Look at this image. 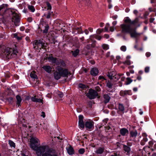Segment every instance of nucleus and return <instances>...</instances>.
Masks as SVG:
<instances>
[{
	"instance_id": "nucleus-1",
	"label": "nucleus",
	"mask_w": 156,
	"mask_h": 156,
	"mask_svg": "<svg viewBox=\"0 0 156 156\" xmlns=\"http://www.w3.org/2000/svg\"><path fill=\"white\" fill-rule=\"evenodd\" d=\"M124 22L126 24L121 25L122 32L129 34L132 38H136V17L133 21H131L128 17H125Z\"/></svg>"
},
{
	"instance_id": "nucleus-2",
	"label": "nucleus",
	"mask_w": 156,
	"mask_h": 156,
	"mask_svg": "<svg viewBox=\"0 0 156 156\" xmlns=\"http://www.w3.org/2000/svg\"><path fill=\"white\" fill-rule=\"evenodd\" d=\"M48 61L52 64L58 66L56 68L57 71L59 72L61 76L68 77L69 74H71L70 72L68 71L67 69H64L65 67L66 64L65 62L62 59L50 56L48 57Z\"/></svg>"
},
{
	"instance_id": "nucleus-3",
	"label": "nucleus",
	"mask_w": 156,
	"mask_h": 156,
	"mask_svg": "<svg viewBox=\"0 0 156 156\" xmlns=\"http://www.w3.org/2000/svg\"><path fill=\"white\" fill-rule=\"evenodd\" d=\"M8 5L7 4H3L0 6V11H4L5 12H7L8 13L9 16H10V15L11 14L12 16V21L14 23L15 26H19L20 25V16L15 11L7 9V7Z\"/></svg>"
},
{
	"instance_id": "nucleus-4",
	"label": "nucleus",
	"mask_w": 156,
	"mask_h": 156,
	"mask_svg": "<svg viewBox=\"0 0 156 156\" xmlns=\"http://www.w3.org/2000/svg\"><path fill=\"white\" fill-rule=\"evenodd\" d=\"M2 51V54L3 56L8 59L15 57L16 56L17 53H18V51L16 49L8 47L6 48Z\"/></svg>"
},
{
	"instance_id": "nucleus-5",
	"label": "nucleus",
	"mask_w": 156,
	"mask_h": 156,
	"mask_svg": "<svg viewBox=\"0 0 156 156\" xmlns=\"http://www.w3.org/2000/svg\"><path fill=\"white\" fill-rule=\"evenodd\" d=\"M48 145H43L38 146L34 150L36 151V154L38 156H42V154L45 152L48 148Z\"/></svg>"
},
{
	"instance_id": "nucleus-6",
	"label": "nucleus",
	"mask_w": 156,
	"mask_h": 156,
	"mask_svg": "<svg viewBox=\"0 0 156 156\" xmlns=\"http://www.w3.org/2000/svg\"><path fill=\"white\" fill-rule=\"evenodd\" d=\"M30 147L33 150H35L40 145L39 140L36 137H32L30 139Z\"/></svg>"
},
{
	"instance_id": "nucleus-7",
	"label": "nucleus",
	"mask_w": 156,
	"mask_h": 156,
	"mask_svg": "<svg viewBox=\"0 0 156 156\" xmlns=\"http://www.w3.org/2000/svg\"><path fill=\"white\" fill-rule=\"evenodd\" d=\"M42 156H58L57 153L54 149L49 147L45 152L42 154Z\"/></svg>"
},
{
	"instance_id": "nucleus-8",
	"label": "nucleus",
	"mask_w": 156,
	"mask_h": 156,
	"mask_svg": "<svg viewBox=\"0 0 156 156\" xmlns=\"http://www.w3.org/2000/svg\"><path fill=\"white\" fill-rule=\"evenodd\" d=\"M46 5L47 7V9L48 10L46 13L44 14L42 17L45 16L47 19H50L51 16L53 15V12L51 10V4L48 2H46Z\"/></svg>"
},
{
	"instance_id": "nucleus-9",
	"label": "nucleus",
	"mask_w": 156,
	"mask_h": 156,
	"mask_svg": "<svg viewBox=\"0 0 156 156\" xmlns=\"http://www.w3.org/2000/svg\"><path fill=\"white\" fill-rule=\"evenodd\" d=\"M86 95L90 99H92L96 98L98 96V94L95 90L91 89L89 90Z\"/></svg>"
},
{
	"instance_id": "nucleus-10",
	"label": "nucleus",
	"mask_w": 156,
	"mask_h": 156,
	"mask_svg": "<svg viewBox=\"0 0 156 156\" xmlns=\"http://www.w3.org/2000/svg\"><path fill=\"white\" fill-rule=\"evenodd\" d=\"M94 122L93 121L89 119L85 122V126L87 130L90 131L94 129Z\"/></svg>"
},
{
	"instance_id": "nucleus-11",
	"label": "nucleus",
	"mask_w": 156,
	"mask_h": 156,
	"mask_svg": "<svg viewBox=\"0 0 156 156\" xmlns=\"http://www.w3.org/2000/svg\"><path fill=\"white\" fill-rule=\"evenodd\" d=\"M147 140L146 134L143 133L142 136H139L138 140L140 141V145L143 146L145 144V142L147 141Z\"/></svg>"
},
{
	"instance_id": "nucleus-12",
	"label": "nucleus",
	"mask_w": 156,
	"mask_h": 156,
	"mask_svg": "<svg viewBox=\"0 0 156 156\" xmlns=\"http://www.w3.org/2000/svg\"><path fill=\"white\" fill-rule=\"evenodd\" d=\"M79 4L81 5L82 6H83L84 5H86L90 7L91 6L89 0H79Z\"/></svg>"
},
{
	"instance_id": "nucleus-13",
	"label": "nucleus",
	"mask_w": 156,
	"mask_h": 156,
	"mask_svg": "<svg viewBox=\"0 0 156 156\" xmlns=\"http://www.w3.org/2000/svg\"><path fill=\"white\" fill-rule=\"evenodd\" d=\"M87 42L90 44L93 48L95 47L96 46V41L91 38L87 39Z\"/></svg>"
},
{
	"instance_id": "nucleus-14",
	"label": "nucleus",
	"mask_w": 156,
	"mask_h": 156,
	"mask_svg": "<svg viewBox=\"0 0 156 156\" xmlns=\"http://www.w3.org/2000/svg\"><path fill=\"white\" fill-rule=\"evenodd\" d=\"M37 46V49H43L46 50V48L47 47V44L44 43H42L41 44H35Z\"/></svg>"
},
{
	"instance_id": "nucleus-15",
	"label": "nucleus",
	"mask_w": 156,
	"mask_h": 156,
	"mask_svg": "<svg viewBox=\"0 0 156 156\" xmlns=\"http://www.w3.org/2000/svg\"><path fill=\"white\" fill-rule=\"evenodd\" d=\"M98 70L97 68H93L91 69L90 74L93 76H96L98 75Z\"/></svg>"
},
{
	"instance_id": "nucleus-16",
	"label": "nucleus",
	"mask_w": 156,
	"mask_h": 156,
	"mask_svg": "<svg viewBox=\"0 0 156 156\" xmlns=\"http://www.w3.org/2000/svg\"><path fill=\"white\" fill-rule=\"evenodd\" d=\"M16 106L19 107L21 106V103L22 101V98L19 95H17L16 96Z\"/></svg>"
},
{
	"instance_id": "nucleus-17",
	"label": "nucleus",
	"mask_w": 156,
	"mask_h": 156,
	"mask_svg": "<svg viewBox=\"0 0 156 156\" xmlns=\"http://www.w3.org/2000/svg\"><path fill=\"white\" fill-rule=\"evenodd\" d=\"M104 102L105 104L108 103L111 99V97L109 96L108 94H104L103 96Z\"/></svg>"
},
{
	"instance_id": "nucleus-18",
	"label": "nucleus",
	"mask_w": 156,
	"mask_h": 156,
	"mask_svg": "<svg viewBox=\"0 0 156 156\" xmlns=\"http://www.w3.org/2000/svg\"><path fill=\"white\" fill-rule=\"evenodd\" d=\"M120 133L122 136H124L129 133V131L125 128H122L120 129Z\"/></svg>"
},
{
	"instance_id": "nucleus-19",
	"label": "nucleus",
	"mask_w": 156,
	"mask_h": 156,
	"mask_svg": "<svg viewBox=\"0 0 156 156\" xmlns=\"http://www.w3.org/2000/svg\"><path fill=\"white\" fill-rule=\"evenodd\" d=\"M68 154L70 155H73L74 154V150L72 147L70 145L69 147L66 148Z\"/></svg>"
},
{
	"instance_id": "nucleus-20",
	"label": "nucleus",
	"mask_w": 156,
	"mask_h": 156,
	"mask_svg": "<svg viewBox=\"0 0 156 156\" xmlns=\"http://www.w3.org/2000/svg\"><path fill=\"white\" fill-rule=\"evenodd\" d=\"M130 90H121L120 92V95L122 96H125L127 95H130Z\"/></svg>"
},
{
	"instance_id": "nucleus-21",
	"label": "nucleus",
	"mask_w": 156,
	"mask_h": 156,
	"mask_svg": "<svg viewBox=\"0 0 156 156\" xmlns=\"http://www.w3.org/2000/svg\"><path fill=\"white\" fill-rule=\"evenodd\" d=\"M42 68L48 73H50L51 71L52 68L49 66H44Z\"/></svg>"
},
{
	"instance_id": "nucleus-22",
	"label": "nucleus",
	"mask_w": 156,
	"mask_h": 156,
	"mask_svg": "<svg viewBox=\"0 0 156 156\" xmlns=\"http://www.w3.org/2000/svg\"><path fill=\"white\" fill-rule=\"evenodd\" d=\"M54 78L57 80H59L61 76L60 73L58 71H56L54 73Z\"/></svg>"
},
{
	"instance_id": "nucleus-23",
	"label": "nucleus",
	"mask_w": 156,
	"mask_h": 156,
	"mask_svg": "<svg viewBox=\"0 0 156 156\" xmlns=\"http://www.w3.org/2000/svg\"><path fill=\"white\" fill-rule=\"evenodd\" d=\"M31 100L34 102H41L42 103L43 100L40 98H35V97H32L31 98Z\"/></svg>"
},
{
	"instance_id": "nucleus-24",
	"label": "nucleus",
	"mask_w": 156,
	"mask_h": 156,
	"mask_svg": "<svg viewBox=\"0 0 156 156\" xmlns=\"http://www.w3.org/2000/svg\"><path fill=\"white\" fill-rule=\"evenodd\" d=\"M123 150L125 152H127V153H129L131 150V149L127 145H123Z\"/></svg>"
},
{
	"instance_id": "nucleus-25",
	"label": "nucleus",
	"mask_w": 156,
	"mask_h": 156,
	"mask_svg": "<svg viewBox=\"0 0 156 156\" xmlns=\"http://www.w3.org/2000/svg\"><path fill=\"white\" fill-rule=\"evenodd\" d=\"M104 150V147H99L97 150L96 153L97 154H101L103 152Z\"/></svg>"
},
{
	"instance_id": "nucleus-26",
	"label": "nucleus",
	"mask_w": 156,
	"mask_h": 156,
	"mask_svg": "<svg viewBox=\"0 0 156 156\" xmlns=\"http://www.w3.org/2000/svg\"><path fill=\"white\" fill-rule=\"evenodd\" d=\"M71 52L72 53L73 56L74 57H76L79 54V50L78 49H77L74 51H72Z\"/></svg>"
},
{
	"instance_id": "nucleus-27",
	"label": "nucleus",
	"mask_w": 156,
	"mask_h": 156,
	"mask_svg": "<svg viewBox=\"0 0 156 156\" xmlns=\"http://www.w3.org/2000/svg\"><path fill=\"white\" fill-rule=\"evenodd\" d=\"M119 111L124 112V106L122 104H119Z\"/></svg>"
},
{
	"instance_id": "nucleus-28",
	"label": "nucleus",
	"mask_w": 156,
	"mask_h": 156,
	"mask_svg": "<svg viewBox=\"0 0 156 156\" xmlns=\"http://www.w3.org/2000/svg\"><path fill=\"white\" fill-rule=\"evenodd\" d=\"M78 125L79 128L81 129H84L85 126V122L83 121L81 122H78Z\"/></svg>"
},
{
	"instance_id": "nucleus-29",
	"label": "nucleus",
	"mask_w": 156,
	"mask_h": 156,
	"mask_svg": "<svg viewBox=\"0 0 156 156\" xmlns=\"http://www.w3.org/2000/svg\"><path fill=\"white\" fill-rule=\"evenodd\" d=\"M113 84L112 83L108 81L106 84V86L109 88L112 89Z\"/></svg>"
},
{
	"instance_id": "nucleus-30",
	"label": "nucleus",
	"mask_w": 156,
	"mask_h": 156,
	"mask_svg": "<svg viewBox=\"0 0 156 156\" xmlns=\"http://www.w3.org/2000/svg\"><path fill=\"white\" fill-rule=\"evenodd\" d=\"M49 26L48 24H46L44 26V29L43 30V32L44 33H47L48 30Z\"/></svg>"
},
{
	"instance_id": "nucleus-31",
	"label": "nucleus",
	"mask_w": 156,
	"mask_h": 156,
	"mask_svg": "<svg viewBox=\"0 0 156 156\" xmlns=\"http://www.w3.org/2000/svg\"><path fill=\"white\" fill-rule=\"evenodd\" d=\"M9 144L11 147L14 148L15 147V144L12 141L9 140Z\"/></svg>"
},
{
	"instance_id": "nucleus-32",
	"label": "nucleus",
	"mask_w": 156,
	"mask_h": 156,
	"mask_svg": "<svg viewBox=\"0 0 156 156\" xmlns=\"http://www.w3.org/2000/svg\"><path fill=\"white\" fill-rule=\"evenodd\" d=\"M136 136V131H131L130 133V136L133 138L135 137Z\"/></svg>"
},
{
	"instance_id": "nucleus-33",
	"label": "nucleus",
	"mask_w": 156,
	"mask_h": 156,
	"mask_svg": "<svg viewBox=\"0 0 156 156\" xmlns=\"http://www.w3.org/2000/svg\"><path fill=\"white\" fill-rule=\"evenodd\" d=\"M28 8L29 10L32 12H34L35 10L34 6L32 5H29Z\"/></svg>"
},
{
	"instance_id": "nucleus-34",
	"label": "nucleus",
	"mask_w": 156,
	"mask_h": 156,
	"mask_svg": "<svg viewBox=\"0 0 156 156\" xmlns=\"http://www.w3.org/2000/svg\"><path fill=\"white\" fill-rule=\"evenodd\" d=\"M132 81L130 78L128 77L126 79V81L125 82L126 85H128Z\"/></svg>"
},
{
	"instance_id": "nucleus-35",
	"label": "nucleus",
	"mask_w": 156,
	"mask_h": 156,
	"mask_svg": "<svg viewBox=\"0 0 156 156\" xmlns=\"http://www.w3.org/2000/svg\"><path fill=\"white\" fill-rule=\"evenodd\" d=\"M7 151L6 146L5 144H3L2 145V152H6Z\"/></svg>"
},
{
	"instance_id": "nucleus-36",
	"label": "nucleus",
	"mask_w": 156,
	"mask_h": 156,
	"mask_svg": "<svg viewBox=\"0 0 156 156\" xmlns=\"http://www.w3.org/2000/svg\"><path fill=\"white\" fill-rule=\"evenodd\" d=\"M44 43L41 40H35L34 41V44H41L42 43Z\"/></svg>"
},
{
	"instance_id": "nucleus-37",
	"label": "nucleus",
	"mask_w": 156,
	"mask_h": 156,
	"mask_svg": "<svg viewBox=\"0 0 156 156\" xmlns=\"http://www.w3.org/2000/svg\"><path fill=\"white\" fill-rule=\"evenodd\" d=\"M8 13L7 12H5L4 11H0V16H7V17H8L9 16L7 14Z\"/></svg>"
},
{
	"instance_id": "nucleus-38",
	"label": "nucleus",
	"mask_w": 156,
	"mask_h": 156,
	"mask_svg": "<svg viewBox=\"0 0 156 156\" xmlns=\"http://www.w3.org/2000/svg\"><path fill=\"white\" fill-rule=\"evenodd\" d=\"M122 63L125 65H129L131 64L130 61L129 59H126V61L123 62Z\"/></svg>"
},
{
	"instance_id": "nucleus-39",
	"label": "nucleus",
	"mask_w": 156,
	"mask_h": 156,
	"mask_svg": "<svg viewBox=\"0 0 156 156\" xmlns=\"http://www.w3.org/2000/svg\"><path fill=\"white\" fill-rule=\"evenodd\" d=\"M85 152V150L84 148H81L79 149L78 150L79 153L81 154H82L84 153Z\"/></svg>"
},
{
	"instance_id": "nucleus-40",
	"label": "nucleus",
	"mask_w": 156,
	"mask_h": 156,
	"mask_svg": "<svg viewBox=\"0 0 156 156\" xmlns=\"http://www.w3.org/2000/svg\"><path fill=\"white\" fill-rule=\"evenodd\" d=\"M78 86L80 88L82 89H84L87 88L86 85L82 83H79Z\"/></svg>"
},
{
	"instance_id": "nucleus-41",
	"label": "nucleus",
	"mask_w": 156,
	"mask_h": 156,
	"mask_svg": "<svg viewBox=\"0 0 156 156\" xmlns=\"http://www.w3.org/2000/svg\"><path fill=\"white\" fill-rule=\"evenodd\" d=\"M103 48L105 50L108 49L109 48L108 45L106 44H103L102 45Z\"/></svg>"
},
{
	"instance_id": "nucleus-42",
	"label": "nucleus",
	"mask_w": 156,
	"mask_h": 156,
	"mask_svg": "<svg viewBox=\"0 0 156 156\" xmlns=\"http://www.w3.org/2000/svg\"><path fill=\"white\" fill-rule=\"evenodd\" d=\"M107 76L108 78L110 79H112L113 77H115L114 76H113V74L111 72H108Z\"/></svg>"
},
{
	"instance_id": "nucleus-43",
	"label": "nucleus",
	"mask_w": 156,
	"mask_h": 156,
	"mask_svg": "<svg viewBox=\"0 0 156 156\" xmlns=\"http://www.w3.org/2000/svg\"><path fill=\"white\" fill-rule=\"evenodd\" d=\"M30 77L34 79H37V76L34 73H31L30 74Z\"/></svg>"
},
{
	"instance_id": "nucleus-44",
	"label": "nucleus",
	"mask_w": 156,
	"mask_h": 156,
	"mask_svg": "<svg viewBox=\"0 0 156 156\" xmlns=\"http://www.w3.org/2000/svg\"><path fill=\"white\" fill-rule=\"evenodd\" d=\"M79 121L78 122L83 121V116L82 115H80L78 117Z\"/></svg>"
},
{
	"instance_id": "nucleus-45",
	"label": "nucleus",
	"mask_w": 156,
	"mask_h": 156,
	"mask_svg": "<svg viewBox=\"0 0 156 156\" xmlns=\"http://www.w3.org/2000/svg\"><path fill=\"white\" fill-rule=\"evenodd\" d=\"M80 28L79 29H78L77 32L76 33H75V34H83V31L82 30V29L81 28V27H79Z\"/></svg>"
},
{
	"instance_id": "nucleus-46",
	"label": "nucleus",
	"mask_w": 156,
	"mask_h": 156,
	"mask_svg": "<svg viewBox=\"0 0 156 156\" xmlns=\"http://www.w3.org/2000/svg\"><path fill=\"white\" fill-rule=\"evenodd\" d=\"M103 31V29H98L97 30L96 32L98 34H100Z\"/></svg>"
},
{
	"instance_id": "nucleus-47",
	"label": "nucleus",
	"mask_w": 156,
	"mask_h": 156,
	"mask_svg": "<svg viewBox=\"0 0 156 156\" xmlns=\"http://www.w3.org/2000/svg\"><path fill=\"white\" fill-rule=\"evenodd\" d=\"M144 32H142L140 33H137V41L139 39L140 36L141 35H142L144 34Z\"/></svg>"
},
{
	"instance_id": "nucleus-48",
	"label": "nucleus",
	"mask_w": 156,
	"mask_h": 156,
	"mask_svg": "<svg viewBox=\"0 0 156 156\" xmlns=\"http://www.w3.org/2000/svg\"><path fill=\"white\" fill-rule=\"evenodd\" d=\"M149 13L148 11H146L144 14V16L145 19H146L147 18V16L149 15Z\"/></svg>"
},
{
	"instance_id": "nucleus-49",
	"label": "nucleus",
	"mask_w": 156,
	"mask_h": 156,
	"mask_svg": "<svg viewBox=\"0 0 156 156\" xmlns=\"http://www.w3.org/2000/svg\"><path fill=\"white\" fill-rule=\"evenodd\" d=\"M154 16V15H151L150 16L151 17L150 18L149 21L150 23H153V22L154 20V18H152L151 17Z\"/></svg>"
},
{
	"instance_id": "nucleus-50",
	"label": "nucleus",
	"mask_w": 156,
	"mask_h": 156,
	"mask_svg": "<svg viewBox=\"0 0 156 156\" xmlns=\"http://www.w3.org/2000/svg\"><path fill=\"white\" fill-rule=\"evenodd\" d=\"M120 49L122 51H125L126 49V47L125 46H122L121 47Z\"/></svg>"
},
{
	"instance_id": "nucleus-51",
	"label": "nucleus",
	"mask_w": 156,
	"mask_h": 156,
	"mask_svg": "<svg viewBox=\"0 0 156 156\" xmlns=\"http://www.w3.org/2000/svg\"><path fill=\"white\" fill-rule=\"evenodd\" d=\"M58 94L59 97L60 98H62L63 96V93L61 92H59Z\"/></svg>"
},
{
	"instance_id": "nucleus-52",
	"label": "nucleus",
	"mask_w": 156,
	"mask_h": 156,
	"mask_svg": "<svg viewBox=\"0 0 156 156\" xmlns=\"http://www.w3.org/2000/svg\"><path fill=\"white\" fill-rule=\"evenodd\" d=\"M150 68L149 67H146L145 68L144 71L146 73H148L149 71Z\"/></svg>"
},
{
	"instance_id": "nucleus-53",
	"label": "nucleus",
	"mask_w": 156,
	"mask_h": 156,
	"mask_svg": "<svg viewBox=\"0 0 156 156\" xmlns=\"http://www.w3.org/2000/svg\"><path fill=\"white\" fill-rule=\"evenodd\" d=\"M92 47L90 44H89L88 43V44L86 46V48L87 50H89L91 48H92Z\"/></svg>"
},
{
	"instance_id": "nucleus-54",
	"label": "nucleus",
	"mask_w": 156,
	"mask_h": 156,
	"mask_svg": "<svg viewBox=\"0 0 156 156\" xmlns=\"http://www.w3.org/2000/svg\"><path fill=\"white\" fill-rule=\"evenodd\" d=\"M142 150V149H141L139 148L138 153H139L140 155H142V156H143V153H142L143 151Z\"/></svg>"
},
{
	"instance_id": "nucleus-55",
	"label": "nucleus",
	"mask_w": 156,
	"mask_h": 156,
	"mask_svg": "<svg viewBox=\"0 0 156 156\" xmlns=\"http://www.w3.org/2000/svg\"><path fill=\"white\" fill-rule=\"evenodd\" d=\"M80 28H79V27H73V32L74 33H76V30H78V29H79Z\"/></svg>"
},
{
	"instance_id": "nucleus-56",
	"label": "nucleus",
	"mask_w": 156,
	"mask_h": 156,
	"mask_svg": "<svg viewBox=\"0 0 156 156\" xmlns=\"http://www.w3.org/2000/svg\"><path fill=\"white\" fill-rule=\"evenodd\" d=\"M111 88H108L107 89V90L108 92H113L114 90L113 89L111 90Z\"/></svg>"
},
{
	"instance_id": "nucleus-57",
	"label": "nucleus",
	"mask_w": 156,
	"mask_h": 156,
	"mask_svg": "<svg viewBox=\"0 0 156 156\" xmlns=\"http://www.w3.org/2000/svg\"><path fill=\"white\" fill-rule=\"evenodd\" d=\"M148 144L151 147L154 144L153 142L151 140L149 142Z\"/></svg>"
},
{
	"instance_id": "nucleus-58",
	"label": "nucleus",
	"mask_w": 156,
	"mask_h": 156,
	"mask_svg": "<svg viewBox=\"0 0 156 156\" xmlns=\"http://www.w3.org/2000/svg\"><path fill=\"white\" fill-rule=\"evenodd\" d=\"M95 38L98 40H100L101 38V37L100 36L96 35V36Z\"/></svg>"
},
{
	"instance_id": "nucleus-59",
	"label": "nucleus",
	"mask_w": 156,
	"mask_h": 156,
	"mask_svg": "<svg viewBox=\"0 0 156 156\" xmlns=\"http://www.w3.org/2000/svg\"><path fill=\"white\" fill-rule=\"evenodd\" d=\"M41 116L43 117V118H44L45 117V112H41Z\"/></svg>"
},
{
	"instance_id": "nucleus-60",
	"label": "nucleus",
	"mask_w": 156,
	"mask_h": 156,
	"mask_svg": "<svg viewBox=\"0 0 156 156\" xmlns=\"http://www.w3.org/2000/svg\"><path fill=\"white\" fill-rule=\"evenodd\" d=\"M27 21L29 22H31L32 20V17H30L27 18Z\"/></svg>"
},
{
	"instance_id": "nucleus-61",
	"label": "nucleus",
	"mask_w": 156,
	"mask_h": 156,
	"mask_svg": "<svg viewBox=\"0 0 156 156\" xmlns=\"http://www.w3.org/2000/svg\"><path fill=\"white\" fill-rule=\"evenodd\" d=\"M118 17V16L117 15H114V16H112V18L114 20H115V19H117V18Z\"/></svg>"
},
{
	"instance_id": "nucleus-62",
	"label": "nucleus",
	"mask_w": 156,
	"mask_h": 156,
	"mask_svg": "<svg viewBox=\"0 0 156 156\" xmlns=\"http://www.w3.org/2000/svg\"><path fill=\"white\" fill-rule=\"evenodd\" d=\"M146 55L147 57H148L151 55V53L149 52H147L146 53Z\"/></svg>"
},
{
	"instance_id": "nucleus-63",
	"label": "nucleus",
	"mask_w": 156,
	"mask_h": 156,
	"mask_svg": "<svg viewBox=\"0 0 156 156\" xmlns=\"http://www.w3.org/2000/svg\"><path fill=\"white\" fill-rule=\"evenodd\" d=\"M98 79L100 80H101L102 79L105 80V79L104 78V77L103 76H100L98 77Z\"/></svg>"
},
{
	"instance_id": "nucleus-64",
	"label": "nucleus",
	"mask_w": 156,
	"mask_h": 156,
	"mask_svg": "<svg viewBox=\"0 0 156 156\" xmlns=\"http://www.w3.org/2000/svg\"><path fill=\"white\" fill-rule=\"evenodd\" d=\"M23 12L24 13H27L28 12L27 9H24L23 10Z\"/></svg>"
}]
</instances>
